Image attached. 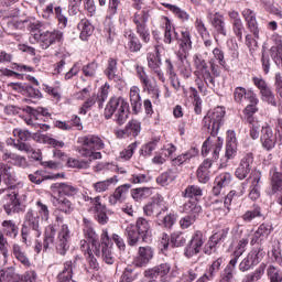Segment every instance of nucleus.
I'll list each match as a JSON object with an SVG mask.
<instances>
[{
  "label": "nucleus",
  "mask_w": 282,
  "mask_h": 282,
  "mask_svg": "<svg viewBox=\"0 0 282 282\" xmlns=\"http://www.w3.org/2000/svg\"><path fill=\"white\" fill-rule=\"evenodd\" d=\"M129 113H131L129 102L122 97H112L105 108L104 116L106 120L113 118L116 124L122 127L129 119Z\"/></svg>",
  "instance_id": "1"
},
{
  "label": "nucleus",
  "mask_w": 282,
  "mask_h": 282,
  "mask_svg": "<svg viewBox=\"0 0 282 282\" xmlns=\"http://www.w3.org/2000/svg\"><path fill=\"white\" fill-rule=\"evenodd\" d=\"M2 208L7 215L25 212V194L17 186H10L2 198Z\"/></svg>",
  "instance_id": "2"
},
{
  "label": "nucleus",
  "mask_w": 282,
  "mask_h": 282,
  "mask_svg": "<svg viewBox=\"0 0 282 282\" xmlns=\"http://www.w3.org/2000/svg\"><path fill=\"white\" fill-rule=\"evenodd\" d=\"M80 148L78 149V153L83 158H88V160H100L102 158V153L96 152L105 149V142L100 137L96 135H86L79 139Z\"/></svg>",
  "instance_id": "3"
},
{
  "label": "nucleus",
  "mask_w": 282,
  "mask_h": 282,
  "mask_svg": "<svg viewBox=\"0 0 282 282\" xmlns=\"http://www.w3.org/2000/svg\"><path fill=\"white\" fill-rule=\"evenodd\" d=\"M35 237H41V216H39V212L30 208L24 215V221L21 228V238L22 243H28V237L32 235Z\"/></svg>",
  "instance_id": "4"
},
{
  "label": "nucleus",
  "mask_w": 282,
  "mask_h": 282,
  "mask_svg": "<svg viewBox=\"0 0 282 282\" xmlns=\"http://www.w3.org/2000/svg\"><path fill=\"white\" fill-rule=\"evenodd\" d=\"M224 118H226V108L216 107L209 110L203 119L204 131H207V133H210L215 138L224 124Z\"/></svg>",
  "instance_id": "5"
},
{
  "label": "nucleus",
  "mask_w": 282,
  "mask_h": 282,
  "mask_svg": "<svg viewBox=\"0 0 282 282\" xmlns=\"http://www.w3.org/2000/svg\"><path fill=\"white\" fill-rule=\"evenodd\" d=\"M13 135L18 139H8L7 144H11V147H14V149L24 153H32L34 151V148L30 144V141L34 138L32 132L23 129H14Z\"/></svg>",
  "instance_id": "6"
},
{
  "label": "nucleus",
  "mask_w": 282,
  "mask_h": 282,
  "mask_svg": "<svg viewBox=\"0 0 282 282\" xmlns=\"http://www.w3.org/2000/svg\"><path fill=\"white\" fill-rule=\"evenodd\" d=\"M84 237L91 246V250L96 257H100V246L102 245V240L100 239V235L94 228V224L84 218Z\"/></svg>",
  "instance_id": "7"
},
{
  "label": "nucleus",
  "mask_w": 282,
  "mask_h": 282,
  "mask_svg": "<svg viewBox=\"0 0 282 282\" xmlns=\"http://www.w3.org/2000/svg\"><path fill=\"white\" fill-rule=\"evenodd\" d=\"M132 23H134L137 34L140 36L141 41H143V43H149V41H151V32L147 25V23H149V13L147 11L134 13Z\"/></svg>",
  "instance_id": "8"
},
{
  "label": "nucleus",
  "mask_w": 282,
  "mask_h": 282,
  "mask_svg": "<svg viewBox=\"0 0 282 282\" xmlns=\"http://www.w3.org/2000/svg\"><path fill=\"white\" fill-rule=\"evenodd\" d=\"M263 257H265V251H263V248L261 247L254 248L239 263L240 272H248L250 270H254V268H257V265L261 263Z\"/></svg>",
  "instance_id": "9"
},
{
  "label": "nucleus",
  "mask_w": 282,
  "mask_h": 282,
  "mask_svg": "<svg viewBox=\"0 0 282 282\" xmlns=\"http://www.w3.org/2000/svg\"><path fill=\"white\" fill-rule=\"evenodd\" d=\"M171 272V264L169 262L161 263L144 271L145 279H150L149 282H156L158 276L162 282L169 281V273Z\"/></svg>",
  "instance_id": "10"
},
{
  "label": "nucleus",
  "mask_w": 282,
  "mask_h": 282,
  "mask_svg": "<svg viewBox=\"0 0 282 282\" xmlns=\"http://www.w3.org/2000/svg\"><path fill=\"white\" fill-rule=\"evenodd\" d=\"M112 246L113 242L109 237V232L107 230H104L101 234L100 254L105 263H107L108 265H113L116 263V256H113V251H111Z\"/></svg>",
  "instance_id": "11"
},
{
  "label": "nucleus",
  "mask_w": 282,
  "mask_h": 282,
  "mask_svg": "<svg viewBox=\"0 0 282 282\" xmlns=\"http://www.w3.org/2000/svg\"><path fill=\"white\" fill-rule=\"evenodd\" d=\"M204 243H206V236H204V232L202 231H196L185 248V257L187 259H192V257H195V254H199Z\"/></svg>",
  "instance_id": "12"
},
{
  "label": "nucleus",
  "mask_w": 282,
  "mask_h": 282,
  "mask_svg": "<svg viewBox=\"0 0 282 282\" xmlns=\"http://www.w3.org/2000/svg\"><path fill=\"white\" fill-rule=\"evenodd\" d=\"M194 65L209 89H215V77L208 69V63L200 55L194 56Z\"/></svg>",
  "instance_id": "13"
},
{
  "label": "nucleus",
  "mask_w": 282,
  "mask_h": 282,
  "mask_svg": "<svg viewBox=\"0 0 282 282\" xmlns=\"http://www.w3.org/2000/svg\"><path fill=\"white\" fill-rule=\"evenodd\" d=\"M69 227L67 225H63L55 241V250L57 254H61L62 257L67 254V250H69Z\"/></svg>",
  "instance_id": "14"
},
{
  "label": "nucleus",
  "mask_w": 282,
  "mask_h": 282,
  "mask_svg": "<svg viewBox=\"0 0 282 282\" xmlns=\"http://www.w3.org/2000/svg\"><path fill=\"white\" fill-rule=\"evenodd\" d=\"M207 19L212 28H214V32H216L218 36H228V29H226V18L224 14H221V12H209L207 14Z\"/></svg>",
  "instance_id": "15"
},
{
  "label": "nucleus",
  "mask_w": 282,
  "mask_h": 282,
  "mask_svg": "<svg viewBox=\"0 0 282 282\" xmlns=\"http://www.w3.org/2000/svg\"><path fill=\"white\" fill-rule=\"evenodd\" d=\"M40 32V41L43 50H47L54 43H58L63 40V32L58 30H46L43 29L39 30Z\"/></svg>",
  "instance_id": "16"
},
{
  "label": "nucleus",
  "mask_w": 282,
  "mask_h": 282,
  "mask_svg": "<svg viewBox=\"0 0 282 282\" xmlns=\"http://www.w3.org/2000/svg\"><path fill=\"white\" fill-rule=\"evenodd\" d=\"M155 257V249L151 246L139 247L138 256L134 259L135 268H147Z\"/></svg>",
  "instance_id": "17"
},
{
  "label": "nucleus",
  "mask_w": 282,
  "mask_h": 282,
  "mask_svg": "<svg viewBox=\"0 0 282 282\" xmlns=\"http://www.w3.org/2000/svg\"><path fill=\"white\" fill-rule=\"evenodd\" d=\"M252 164H254V155L252 153H247L236 169V177L238 180H246V177L250 175V171H252Z\"/></svg>",
  "instance_id": "18"
},
{
  "label": "nucleus",
  "mask_w": 282,
  "mask_h": 282,
  "mask_svg": "<svg viewBox=\"0 0 282 282\" xmlns=\"http://www.w3.org/2000/svg\"><path fill=\"white\" fill-rule=\"evenodd\" d=\"M228 17L232 25V32L238 39L239 43L243 42V32H246V26H243V21L236 10L228 11Z\"/></svg>",
  "instance_id": "19"
},
{
  "label": "nucleus",
  "mask_w": 282,
  "mask_h": 282,
  "mask_svg": "<svg viewBox=\"0 0 282 282\" xmlns=\"http://www.w3.org/2000/svg\"><path fill=\"white\" fill-rule=\"evenodd\" d=\"M104 74L108 80H112L113 83H122V74L120 70H118V58L110 57L107 61Z\"/></svg>",
  "instance_id": "20"
},
{
  "label": "nucleus",
  "mask_w": 282,
  "mask_h": 282,
  "mask_svg": "<svg viewBox=\"0 0 282 282\" xmlns=\"http://www.w3.org/2000/svg\"><path fill=\"white\" fill-rule=\"evenodd\" d=\"M260 142L265 151H272L276 147V134H274L270 126L261 128Z\"/></svg>",
  "instance_id": "21"
},
{
  "label": "nucleus",
  "mask_w": 282,
  "mask_h": 282,
  "mask_svg": "<svg viewBox=\"0 0 282 282\" xmlns=\"http://www.w3.org/2000/svg\"><path fill=\"white\" fill-rule=\"evenodd\" d=\"M51 189L53 193H58L59 197H76L79 191L72 183H53Z\"/></svg>",
  "instance_id": "22"
},
{
  "label": "nucleus",
  "mask_w": 282,
  "mask_h": 282,
  "mask_svg": "<svg viewBox=\"0 0 282 282\" xmlns=\"http://www.w3.org/2000/svg\"><path fill=\"white\" fill-rule=\"evenodd\" d=\"M234 100L238 105H243L245 100H248V102H257V93L252 89H246L238 86L234 90Z\"/></svg>",
  "instance_id": "23"
},
{
  "label": "nucleus",
  "mask_w": 282,
  "mask_h": 282,
  "mask_svg": "<svg viewBox=\"0 0 282 282\" xmlns=\"http://www.w3.org/2000/svg\"><path fill=\"white\" fill-rule=\"evenodd\" d=\"M133 226L141 234L142 241L144 243H149V241H151V237H153L151 221L144 217H139Z\"/></svg>",
  "instance_id": "24"
},
{
  "label": "nucleus",
  "mask_w": 282,
  "mask_h": 282,
  "mask_svg": "<svg viewBox=\"0 0 282 282\" xmlns=\"http://www.w3.org/2000/svg\"><path fill=\"white\" fill-rule=\"evenodd\" d=\"M129 191H131V184H123L118 186L109 196V204L111 206H116V204H122L127 202V197H129Z\"/></svg>",
  "instance_id": "25"
},
{
  "label": "nucleus",
  "mask_w": 282,
  "mask_h": 282,
  "mask_svg": "<svg viewBox=\"0 0 282 282\" xmlns=\"http://www.w3.org/2000/svg\"><path fill=\"white\" fill-rule=\"evenodd\" d=\"M162 21L164 28V43L171 45L173 41H180V33L175 31V26H173L171 19H169V17H163Z\"/></svg>",
  "instance_id": "26"
},
{
  "label": "nucleus",
  "mask_w": 282,
  "mask_h": 282,
  "mask_svg": "<svg viewBox=\"0 0 282 282\" xmlns=\"http://www.w3.org/2000/svg\"><path fill=\"white\" fill-rule=\"evenodd\" d=\"M166 210H169V208L162 207V200L160 198H155L143 207L145 217H153V215H156L158 219L159 217H162V213H166Z\"/></svg>",
  "instance_id": "27"
},
{
  "label": "nucleus",
  "mask_w": 282,
  "mask_h": 282,
  "mask_svg": "<svg viewBox=\"0 0 282 282\" xmlns=\"http://www.w3.org/2000/svg\"><path fill=\"white\" fill-rule=\"evenodd\" d=\"M2 161L7 162L8 164H12L13 166H18L19 169H28V166H30V164L28 163V159H25V156H21L8 150L3 152Z\"/></svg>",
  "instance_id": "28"
},
{
  "label": "nucleus",
  "mask_w": 282,
  "mask_h": 282,
  "mask_svg": "<svg viewBox=\"0 0 282 282\" xmlns=\"http://www.w3.org/2000/svg\"><path fill=\"white\" fill-rule=\"evenodd\" d=\"M248 30L256 36V39H259V23H257V14L251 9H245L241 12Z\"/></svg>",
  "instance_id": "29"
},
{
  "label": "nucleus",
  "mask_w": 282,
  "mask_h": 282,
  "mask_svg": "<svg viewBox=\"0 0 282 282\" xmlns=\"http://www.w3.org/2000/svg\"><path fill=\"white\" fill-rule=\"evenodd\" d=\"M213 166V160L206 159L203 161V163L199 165L196 175L198 177V182L200 184H208L210 182V169Z\"/></svg>",
  "instance_id": "30"
},
{
  "label": "nucleus",
  "mask_w": 282,
  "mask_h": 282,
  "mask_svg": "<svg viewBox=\"0 0 282 282\" xmlns=\"http://www.w3.org/2000/svg\"><path fill=\"white\" fill-rule=\"evenodd\" d=\"M124 235L127 243L128 246H131V248L138 246V243H140V240L142 241V234L135 229V226L133 224L127 226Z\"/></svg>",
  "instance_id": "31"
},
{
  "label": "nucleus",
  "mask_w": 282,
  "mask_h": 282,
  "mask_svg": "<svg viewBox=\"0 0 282 282\" xmlns=\"http://www.w3.org/2000/svg\"><path fill=\"white\" fill-rule=\"evenodd\" d=\"M199 155V149L191 148L187 152L177 155L172 159V166H182V164H186V162H191L192 158H197Z\"/></svg>",
  "instance_id": "32"
},
{
  "label": "nucleus",
  "mask_w": 282,
  "mask_h": 282,
  "mask_svg": "<svg viewBox=\"0 0 282 282\" xmlns=\"http://www.w3.org/2000/svg\"><path fill=\"white\" fill-rule=\"evenodd\" d=\"M12 254L23 265L24 268H31L32 262H30V258L28 257V253H25V250H23V247H21L18 243L12 245Z\"/></svg>",
  "instance_id": "33"
},
{
  "label": "nucleus",
  "mask_w": 282,
  "mask_h": 282,
  "mask_svg": "<svg viewBox=\"0 0 282 282\" xmlns=\"http://www.w3.org/2000/svg\"><path fill=\"white\" fill-rule=\"evenodd\" d=\"M130 102L133 113L142 111V97H140V88L138 86L130 88Z\"/></svg>",
  "instance_id": "34"
},
{
  "label": "nucleus",
  "mask_w": 282,
  "mask_h": 282,
  "mask_svg": "<svg viewBox=\"0 0 282 282\" xmlns=\"http://www.w3.org/2000/svg\"><path fill=\"white\" fill-rule=\"evenodd\" d=\"M123 36L128 41V47L130 52L135 53L142 50V42H140V39L135 36V33H133L132 30L124 31Z\"/></svg>",
  "instance_id": "35"
},
{
  "label": "nucleus",
  "mask_w": 282,
  "mask_h": 282,
  "mask_svg": "<svg viewBox=\"0 0 282 282\" xmlns=\"http://www.w3.org/2000/svg\"><path fill=\"white\" fill-rule=\"evenodd\" d=\"M241 217H242V221H245V224H252V221H254V219H261V217H263V212L261 209V206L253 205Z\"/></svg>",
  "instance_id": "36"
},
{
  "label": "nucleus",
  "mask_w": 282,
  "mask_h": 282,
  "mask_svg": "<svg viewBox=\"0 0 282 282\" xmlns=\"http://www.w3.org/2000/svg\"><path fill=\"white\" fill-rule=\"evenodd\" d=\"M77 30L80 32L79 39H82V41H87V39L94 34V25H91V22L87 19L80 20Z\"/></svg>",
  "instance_id": "37"
},
{
  "label": "nucleus",
  "mask_w": 282,
  "mask_h": 282,
  "mask_svg": "<svg viewBox=\"0 0 282 282\" xmlns=\"http://www.w3.org/2000/svg\"><path fill=\"white\" fill-rule=\"evenodd\" d=\"M265 268H268V264L262 262L259 268H257L253 272L246 274L242 278L241 282H257L261 281L263 278V274H265Z\"/></svg>",
  "instance_id": "38"
},
{
  "label": "nucleus",
  "mask_w": 282,
  "mask_h": 282,
  "mask_svg": "<svg viewBox=\"0 0 282 282\" xmlns=\"http://www.w3.org/2000/svg\"><path fill=\"white\" fill-rule=\"evenodd\" d=\"M3 235L10 237V239H17L19 237V225L14 220H3L2 221Z\"/></svg>",
  "instance_id": "39"
},
{
  "label": "nucleus",
  "mask_w": 282,
  "mask_h": 282,
  "mask_svg": "<svg viewBox=\"0 0 282 282\" xmlns=\"http://www.w3.org/2000/svg\"><path fill=\"white\" fill-rule=\"evenodd\" d=\"M250 104L245 107L242 113L245 116V122H253L254 115L259 111L257 105H259V97H256V101H249Z\"/></svg>",
  "instance_id": "40"
},
{
  "label": "nucleus",
  "mask_w": 282,
  "mask_h": 282,
  "mask_svg": "<svg viewBox=\"0 0 282 282\" xmlns=\"http://www.w3.org/2000/svg\"><path fill=\"white\" fill-rule=\"evenodd\" d=\"M274 45L270 48L271 57L273 58L276 65L282 63V40L280 36L273 39Z\"/></svg>",
  "instance_id": "41"
},
{
  "label": "nucleus",
  "mask_w": 282,
  "mask_h": 282,
  "mask_svg": "<svg viewBox=\"0 0 282 282\" xmlns=\"http://www.w3.org/2000/svg\"><path fill=\"white\" fill-rule=\"evenodd\" d=\"M140 83L143 85V91H148V94H152V98H154V100H160V88L153 85V83L151 82V78H149V75L140 79Z\"/></svg>",
  "instance_id": "42"
},
{
  "label": "nucleus",
  "mask_w": 282,
  "mask_h": 282,
  "mask_svg": "<svg viewBox=\"0 0 282 282\" xmlns=\"http://www.w3.org/2000/svg\"><path fill=\"white\" fill-rule=\"evenodd\" d=\"M61 177V174H56L55 176L52 175H45V172L43 171H35L32 174H29V180L30 182H32V184H43V182L47 181V180H56Z\"/></svg>",
  "instance_id": "43"
},
{
  "label": "nucleus",
  "mask_w": 282,
  "mask_h": 282,
  "mask_svg": "<svg viewBox=\"0 0 282 282\" xmlns=\"http://www.w3.org/2000/svg\"><path fill=\"white\" fill-rule=\"evenodd\" d=\"M57 210L64 213L65 215H72L74 213V203L67 197L59 196L57 198Z\"/></svg>",
  "instance_id": "44"
},
{
  "label": "nucleus",
  "mask_w": 282,
  "mask_h": 282,
  "mask_svg": "<svg viewBox=\"0 0 282 282\" xmlns=\"http://www.w3.org/2000/svg\"><path fill=\"white\" fill-rule=\"evenodd\" d=\"M56 237V226L48 225L44 232L43 248L47 250L50 246H54V239Z\"/></svg>",
  "instance_id": "45"
},
{
  "label": "nucleus",
  "mask_w": 282,
  "mask_h": 282,
  "mask_svg": "<svg viewBox=\"0 0 282 282\" xmlns=\"http://www.w3.org/2000/svg\"><path fill=\"white\" fill-rule=\"evenodd\" d=\"M118 175H115L108 180L95 183L93 188L96 191V193H105L106 191H109V186H111V184H118Z\"/></svg>",
  "instance_id": "46"
},
{
  "label": "nucleus",
  "mask_w": 282,
  "mask_h": 282,
  "mask_svg": "<svg viewBox=\"0 0 282 282\" xmlns=\"http://www.w3.org/2000/svg\"><path fill=\"white\" fill-rule=\"evenodd\" d=\"M183 213L192 215L193 217H199L202 205H199L197 200H188L183 205Z\"/></svg>",
  "instance_id": "47"
},
{
  "label": "nucleus",
  "mask_w": 282,
  "mask_h": 282,
  "mask_svg": "<svg viewBox=\"0 0 282 282\" xmlns=\"http://www.w3.org/2000/svg\"><path fill=\"white\" fill-rule=\"evenodd\" d=\"M142 131V126L135 119L130 120L126 126L127 138H138Z\"/></svg>",
  "instance_id": "48"
},
{
  "label": "nucleus",
  "mask_w": 282,
  "mask_h": 282,
  "mask_svg": "<svg viewBox=\"0 0 282 282\" xmlns=\"http://www.w3.org/2000/svg\"><path fill=\"white\" fill-rule=\"evenodd\" d=\"M235 268H237L236 261L230 260L220 275V282H232L235 279Z\"/></svg>",
  "instance_id": "49"
},
{
  "label": "nucleus",
  "mask_w": 282,
  "mask_h": 282,
  "mask_svg": "<svg viewBox=\"0 0 282 282\" xmlns=\"http://www.w3.org/2000/svg\"><path fill=\"white\" fill-rule=\"evenodd\" d=\"M155 52L156 54H150L148 56V67H150L152 72L162 67V58L160 57V48H158V46H155Z\"/></svg>",
  "instance_id": "50"
},
{
  "label": "nucleus",
  "mask_w": 282,
  "mask_h": 282,
  "mask_svg": "<svg viewBox=\"0 0 282 282\" xmlns=\"http://www.w3.org/2000/svg\"><path fill=\"white\" fill-rule=\"evenodd\" d=\"M202 195H204V191L197 185H188L183 192L184 197H188L189 199L195 197L196 202L199 199V197H202Z\"/></svg>",
  "instance_id": "51"
},
{
  "label": "nucleus",
  "mask_w": 282,
  "mask_h": 282,
  "mask_svg": "<svg viewBox=\"0 0 282 282\" xmlns=\"http://www.w3.org/2000/svg\"><path fill=\"white\" fill-rule=\"evenodd\" d=\"M163 6L164 8L173 12V14H175V17H177V19H180L181 21H188V19H191V15H188L186 11L182 10L180 7L175 4L163 3Z\"/></svg>",
  "instance_id": "52"
},
{
  "label": "nucleus",
  "mask_w": 282,
  "mask_h": 282,
  "mask_svg": "<svg viewBox=\"0 0 282 282\" xmlns=\"http://www.w3.org/2000/svg\"><path fill=\"white\" fill-rule=\"evenodd\" d=\"M175 172L173 170H167L156 177V183L160 184V186H169L171 182L175 181Z\"/></svg>",
  "instance_id": "53"
},
{
  "label": "nucleus",
  "mask_w": 282,
  "mask_h": 282,
  "mask_svg": "<svg viewBox=\"0 0 282 282\" xmlns=\"http://www.w3.org/2000/svg\"><path fill=\"white\" fill-rule=\"evenodd\" d=\"M159 226H164L167 230H171L177 221V215L175 213H169L163 218L159 217Z\"/></svg>",
  "instance_id": "54"
},
{
  "label": "nucleus",
  "mask_w": 282,
  "mask_h": 282,
  "mask_svg": "<svg viewBox=\"0 0 282 282\" xmlns=\"http://www.w3.org/2000/svg\"><path fill=\"white\" fill-rule=\"evenodd\" d=\"M267 276L270 282H282V270L271 264L267 269Z\"/></svg>",
  "instance_id": "55"
},
{
  "label": "nucleus",
  "mask_w": 282,
  "mask_h": 282,
  "mask_svg": "<svg viewBox=\"0 0 282 282\" xmlns=\"http://www.w3.org/2000/svg\"><path fill=\"white\" fill-rule=\"evenodd\" d=\"M261 100L263 102H267V105H271V107H279V104L276 101V95H274V91H272V88H267L264 91L260 93Z\"/></svg>",
  "instance_id": "56"
},
{
  "label": "nucleus",
  "mask_w": 282,
  "mask_h": 282,
  "mask_svg": "<svg viewBox=\"0 0 282 282\" xmlns=\"http://www.w3.org/2000/svg\"><path fill=\"white\" fill-rule=\"evenodd\" d=\"M186 246V236L184 232L176 231L171 235V247L172 248H182Z\"/></svg>",
  "instance_id": "57"
},
{
  "label": "nucleus",
  "mask_w": 282,
  "mask_h": 282,
  "mask_svg": "<svg viewBox=\"0 0 282 282\" xmlns=\"http://www.w3.org/2000/svg\"><path fill=\"white\" fill-rule=\"evenodd\" d=\"M86 260L88 261L89 267H85L84 270L87 274H91L93 272H98V270H100L98 260H96V257H94L93 252L88 251V254L86 256Z\"/></svg>",
  "instance_id": "58"
},
{
  "label": "nucleus",
  "mask_w": 282,
  "mask_h": 282,
  "mask_svg": "<svg viewBox=\"0 0 282 282\" xmlns=\"http://www.w3.org/2000/svg\"><path fill=\"white\" fill-rule=\"evenodd\" d=\"M131 197L135 199V202H140V199H147V197H151V188L149 187H139L131 189Z\"/></svg>",
  "instance_id": "59"
},
{
  "label": "nucleus",
  "mask_w": 282,
  "mask_h": 282,
  "mask_svg": "<svg viewBox=\"0 0 282 282\" xmlns=\"http://www.w3.org/2000/svg\"><path fill=\"white\" fill-rule=\"evenodd\" d=\"M89 164H91V159H88V160H77L74 158L67 159V166H69V169H89Z\"/></svg>",
  "instance_id": "60"
},
{
  "label": "nucleus",
  "mask_w": 282,
  "mask_h": 282,
  "mask_svg": "<svg viewBox=\"0 0 282 282\" xmlns=\"http://www.w3.org/2000/svg\"><path fill=\"white\" fill-rule=\"evenodd\" d=\"M160 143V139H154L140 149V154L147 158V155H152L153 152L158 149V144Z\"/></svg>",
  "instance_id": "61"
},
{
  "label": "nucleus",
  "mask_w": 282,
  "mask_h": 282,
  "mask_svg": "<svg viewBox=\"0 0 282 282\" xmlns=\"http://www.w3.org/2000/svg\"><path fill=\"white\" fill-rule=\"evenodd\" d=\"M17 278V271L14 268H7L0 270V282H14Z\"/></svg>",
  "instance_id": "62"
},
{
  "label": "nucleus",
  "mask_w": 282,
  "mask_h": 282,
  "mask_svg": "<svg viewBox=\"0 0 282 282\" xmlns=\"http://www.w3.org/2000/svg\"><path fill=\"white\" fill-rule=\"evenodd\" d=\"M138 279V272H135V269L131 265L127 267L121 276H120V282H132Z\"/></svg>",
  "instance_id": "63"
},
{
  "label": "nucleus",
  "mask_w": 282,
  "mask_h": 282,
  "mask_svg": "<svg viewBox=\"0 0 282 282\" xmlns=\"http://www.w3.org/2000/svg\"><path fill=\"white\" fill-rule=\"evenodd\" d=\"M36 281V272L28 271L23 275L17 273L15 280L13 282H35Z\"/></svg>",
  "instance_id": "64"
}]
</instances>
